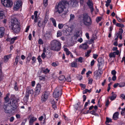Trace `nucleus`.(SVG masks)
<instances>
[{"instance_id": "obj_57", "label": "nucleus", "mask_w": 125, "mask_h": 125, "mask_svg": "<svg viewBox=\"0 0 125 125\" xmlns=\"http://www.w3.org/2000/svg\"><path fill=\"white\" fill-rule=\"evenodd\" d=\"M31 59L33 61V63H34L35 62L36 59L35 57L34 56Z\"/></svg>"}, {"instance_id": "obj_26", "label": "nucleus", "mask_w": 125, "mask_h": 125, "mask_svg": "<svg viewBox=\"0 0 125 125\" xmlns=\"http://www.w3.org/2000/svg\"><path fill=\"white\" fill-rule=\"evenodd\" d=\"M31 53H29L28 54V56L27 58V61L26 62V63H29L31 59Z\"/></svg>"}, {"instance_id": "obj_45", "label": "nucleus", "mask_w": 125, "mask_h": 125, "mask_svg": "<svg viewBox=\"0 0 125 125\" xmlns=\"http://www.w3.org/2000/svg\"><path fill=\"white\" fill-rule=\"evenodd\" d=\"M109 57H115V53L113 52V53H110L109 54Z\"/></svg>"}, {"instance_id": "obj_46", "label": "nucleus", "mask_w": 125, "mask_h": 125, "mask_svg": "<svg viewBox=\"0 0 125 125\" xmlns=\"http://www.w3.org/2000/svg\"><path fill=\"white\" fill-rule=\"evenodd\" d=\"M116 17L118 21L120 22H124L125 21H124V20L121 19L119 18V17H117V16H116Z\"/></svg>"}, {"instance_id": "obj_30", "label": "nucleus", "mask_w": 125, "mask_h": 125, "mask_svg": "<svg viewBox=\"0 0 125 125\" xmlns=\"http://www.w3.org/2000/svg\"><path fill=\"white\" fill-rule=\"evenodd\" d=\"M50 20L52 21L53 26L55 27H56V21L55 19L53 18H51Z\"/></svg>"}, {"instance_id": "obj_56", "label": "nucleus", "mask_w": 125, "mask_h": 125, "mask_svg": "<svg viewBox=\"0 0 125 125\" xmlns=\"http://www.w3.org/2000/svg\"><path fill=\"white\" fill-rule=\"evenodd\" d=\"M46 57V55L45 53V52H43L41 55L43 59H44Z\"/></svg>"}, {"instance_id": "obj_55", "label": "nucleus", "mask_w": 125, "mask_h": 125, "mask_svg": "<svg viewBox=\"0 0 125 125\" xmlns=\"http://www.w3.org/2000/svg\"><path fill=\"white\" fill-rule=\"evenodd\" d=\"M116 72L115 70H113L111 71V74L113 75H115V74L116 73Z\"/></svg>"}, {"instance_id": "obj_33", "label": "nucleus", "mask_w": 125, "mask_h": 125, "mask_svg": "<svg viewBox=\"0 0 125 125\" xmlns=\"http://www.w3.org/2000/svg\"><path fill=\"white\" fill-rule=\"evenodd\" d=\"M17 39V37H14L13 38H11L10 40V44L13 43L14 42V41H15Z\"/></svg>"}, {"instance_id": "obj_17", "label": "nucleus", "mask_w": 125, "mask_h": 125, "mask_svg": "<svg viewBox=\"0 0 125 125\" xmlns=\"http://www.w3.org/2000/svg\"><path fill=\"white\" fill-rule=\"evenodd\" d=\"M5 30L4 28L3 27H0V38L2 37L4 33Z\"/></svg>"}, {"instance_id": "obj_27", "label": "nucleus", "mask_w": 125, "mask_h": 125, "mask_svg": "<svg viewBox=\"0 0 125 125\" xmlns=\"http://www.w3.org/2000/svg\"><path fill=\"white\" fill-rule=\"evenodd\" d=\"M112 96H111L110 99L111 100H113L116 98V95L113 92H112Z\"/></svg>"}, {"instance_id": "obj_19", "label": "nucleus", "mask_w": 125, "mask_h": 125, "mask_svg": "<svg viewBox=\"0 0 125 125\" xmlns=\"http://www.w3.org/2000/svg\"><path fill=\"white\" fill-rule=\"evenodd\" d=\"M66 10L62 12V14L61 15V17L63 18H64L66 17V15H67V14L68 12V7L67 6L66 7Z\"/></svg>"}, {"instance_id": "obj_52", "label": "nucleus", "mask_w": 125, "mask_h": 125, "mask_svg": "<svg viewBox=\"0 0 125 125\" xmlns=\"http://www.w3.org/2000/svg\"><path fill=\"white\" fill-rule=\"evenodd\" d=\"M122 111L121 113V114L122 115H125V108L122 109Z\"/></svg>"}, {"instance_id": "obj_9", "label": "nucleus", "mask_w": 125, "mask_h": 125, "mask_svg": "<svg viewBox=\"0 0 125 125\" xmlns=\"http://www.w3.org/2000/svg\"><path fill=\"white\" fill-rule=\"evenodd\" d=\"M22 3L20 0H18L14 4V10H17L21 8L22 5Z\"/></svg>"}, {"instance_id": "obj_16", "label": "nucleus", "mask_w": 125, "mask_h": 125, "mask_svg": "<svg viewBox=\"0 0 125 125\" xmlns=\"http://www.w3.org/2000/svg\"><path fill=\"white\" fill-rule=\"evenodd\" d=\"M51 32L49 31H46L44 34L43 36L46 39H49L51 36Z\"/></svg>"}, {"instance_id": "obj_24", "label": "nucleus", "mask_w": 125, "mask_h": 125, "mask_svg": "<svg viewBox=\"0 0 125 125\" xmlns=\"http://www.w3.org/2000/svg\"><path fill=\"white\" fill-rule=\"evenodd\" d=\"M98 70V71H95L94 73V76H95L96 77H98L99 76V75H100L101 73H100V72H99Z\"/></svg>"}, {"instance_id": "obj_28", "label": "nucleus", "mask_w": 125, "mask_h": 125, "mask_svg": "<svg viewBox=\"0 0 125 125\" xmlns=\"http://www.w3.org/2000/svg\"><path fill=\"white\" fill-rule=\"evenodd\" d=\"M87 3L89 8L93 6V3L92 1L90 0H88Z\"/></svg>"}, {"instance_id": "obj_41", "label": "nucleus", "mask_w": 125, "mask_h": 125, "mask_svg": "<svg viewBox=\"0 0 125 125\" xmlns=\"http://www.w3.org/2000/svg\"><path fill=\"white\" fill-rule=\"evenodd\" d=\"M75 60L76 62H77V61L78 60V62L81 63H82L83 62V58L81 57H80L78 58H76Z\"/></svg>"}, {"instance_id": "obj_61", "label": "nucleus", "mask_w": 125, "mask_h": 125, "mask_svg": "<svg viewBox=\"0 0 125 125\" xmlns=\"http://www.w3.org/2000/svg\"><path fill=\"white\" fill-rule=\"evenodd\" d=\"M14 119L13 116H11L10 119V122H13Z\"/></svg>"}, {"instance_id": "obj_13", "label": "nucleus", "mask_w": 125, "mask_h": 125, "mask_svg": "<svg viewBox=\"0 0 125 125\" xmlns=\"http://www.w3.org/2000/svg\"><path fill=\"white\" fill-rule=\"evenodd\" d=\"M64 28L65 29V31L66 33L68 35H70V33L72 32L73 31V29L72 27H69L68 25H66Z\"/></svg>"}, {"instance_id": "obj_5", "label": "nucleus", "mask_w": 125, "mask_h": 125, "mask_svg": "<svg viewBox=\"0 0 125 125\" xmlns=\"http://www.w3.org/2000/svg\"><path fill=\"white\" fill-rule=\"evenodd\" d=\"M61 89L59 87H56L53 93V96L55 98H58L61 96Z\"/></svg>"}, {"instance_id": "obj_64", "label": "nucleus", "mask_w": 125, "mask_h": 125, "mask_svg": "<svg viewBox=\"0 0 125 125\" xmlns=\"http://www.w3.org/2000/svg\"><path fill=\"white\" fill-rule=\"evenodd\" d=\"M98 56V55L97 54H93V58H94V59H96Z\"/></svg>"}, {"instance_id": "obj_59", "label": "nucleus", "mask_w": 125, "mask_h": 125, "mask_svg": "<svg viewBox=\"0 0 125 125\" xmlns=\"http://www.w3.org/2000/svg\"><path fill=\"white\" fill-rule=\"evenodd\" d=\"M101 18L100 17H98L96 20L97 22H98L101 20Z\"/></svg>"}, {"instance_id": "obj_23", "label": "nucleus", "mask_w": 125, "mask_h": 125, "mask_svg": "<svg viewBox=\"0 0 125 125\" xmlns=\"http://www.w3.org/2000/svg\"><path fill=\"white\" fill-rule=\"evenodd\" d=\"M36 120V118L34 117H32L31 118L29 121V123L30 125H32L33 123Z\"/></svg>"}, {"instance_id": "obj_15", "label": "nucleus", "mask_w": 125, "mask_h": 125, "mask_svg": "<svg viewBox=\"0 0 125 125\" xmlns=\"http://www.w3.org/2000/svg\"><path fill=\"white\" fill-rule=\"evenodd\" d=\"M33 93V91L31 89V86L28 87L26 88V93H28L29 95L30 94H32Z\"/></svg>"}, {"instance_id": "obj_62", "label": "nucleus", "mask_w": 125, "mask_h": 125, "mask_svg": "<svg viewBox=\"0 0 125 125\" xmlns=\"http://www.w3.org/2000/svg\"><path fill=\"white\" fill-rule=\"evenodd\" d=\"M37 59L38 60V61L39 62H41L42 61V60L41 59V56H39L38 58Z\"/></svg>"}, {"instance_id": "obj_37", "label": "nucleus", "mask_w": 125, "mask_h": 125, "mask_svg": "<svg viewBox=\"0 0 125 125\" xmlns=\"http://www.w3.org/2000/svg\"><path fill=\"white\" fill-rule=\"evenodd\" d=\"M59 79L61 81H64L65 80V78L64 76L61 75L59 77Z\"/></svg>"}, {"instance_id": "obj_32", "label": "nucleus", "mask_w": 125, "mask_h": 125, "mask_svg": "<svg viewBox=\"0 0 125 125\" xmlns=\"http://www.w3.org/2000/svg\"><path fill=\"white\" fill-rule=\"evenodd\" d=\"M38 12L37 11H35L34 14L35 16V19L34 20V22H36L37 21V13Z\"/></svg>"}, {"instance_id": "obj_43", "label": "nucleus", "mask_w": 125, "mask_h": 125, "mask_svg": "<svg viewBox=\"0 0 125 125\" xmlns=\"http://www.w3.org/2000/svg\"><path fill=\"white\" fill-rule=\"evenodd\" d=\"M112 122L111 119L109 118L108 117H106V120L105 122L106 124H108L109 123Z\"/></svg>"}, {"instance_id": "obj_47", "label": "nucleus", "mask_w": 125, "mask_h": 125, "mask_svg": "<svg viewBox=\"0 0 125 125\" xmlns=\"http://www.w3.org/2000/svg\"><path fill=\"white\" fill-rule=\"evenodd\" d=\"M116 26L118 27L123 28L124 27L123 24L122 23H117L116 24Z\"/></svg>"}, {"instance_id": "obj_54", "label": "nucleus", "mask_w": 125, "mask_h": 125, "mask_svg": "<svg viewBox=\"0 0 125 125\" xmlns=\"http://www.w3.org/2000/svg\"><path fill=\"white\" fill-rule=\"evenodd\" d=\"M38 43L40 44H42L43 43V40L41 39H39L38 41Z\"/></svg>"}, {"instance_id": "obj_8", "label": "nucleus", "mask_w": 125, "mask_h": 125, "mask_svg": "<svg viewBox=\"0 0 125 125\" xmlns=\"http://www.w3.org/2000/svg\"><path fill=\"white\" fill-rule=\"evenodd\" d=\"M67 4H68V8L69 6L72 7H76L78 6V2L74 0L70 1L68 2L67 1Z\"/></svg>"}, {"instance_id": "obj_48", "label": "nucleus", "mask_w": 125, "mask_h": 125, "mask_svg": "<svg viewBox=\"0 0 125 125\" xmlns=\"http://www.w3.org/2000/svg\"><path fill=\"white\" fill-rule=\"evenodd\" d=\"M14 89L16 91L18 90V88L17 87V84L16 82H15L14 85Z\"/></svg>"}, {"instance_id": "obj_4", "label": "nucleus", "mask_w": 125, "mask_h": 125, "mask_svg": "<svg viewBox=\"0 0 125 125\" xmlns=\"http://www.w3.org/2000/svg\"><path fill=\"white\" fill-rule=\"evenodd\" d=\"M61 44L59 41L56 40H53L52 42L51 48L55 51H59L61 48Z\"/></svg>"}, {"instance_id": "obj_63", "label": "nucleus", "mask_w": 125, "mask_h": 125, "mask_svg": "<svg viewBox=\"0 0 125 125\" xmlns=\"http://www.w3.org/2000/svg\"><path fill=\"white\" fill-rule=\"evenodd\" d=\"M38 25L39 27H40L42 25V24L41 23L40 21H39L38 22Z\"/></svg>"}, {"instance_id": "obj_29", "label": "nucleus", "mask_w": 125, "mask_h": 125, "mask_svg": "<svg viewBox=\"0 0 125 125\" xmlns=\"http://www.w3.org/2000/svg\"><path fill=\"white\" fill-rule=\"evenodd\" d=\"M29 95L28 93H26L25 95L24 98V100L25 102H27L28 99Z\"/></svg>"}, {"instance_id": "obj_53", "label": "nucleus", "mask_w": 125, "mask_h": 125, "mask_svg": "<svg viewBox=\"0 0 125 125\" xmlns=\"http://www.w3.org/2000/svg\"><path fill=\"white\" fill-rule=\"evenodd\" d=\"M58 28L60 29H62L63 27V25L62 23H59L58 25Z\"/></svg>"}, {"instance_id": "obj_3", "label": "nucleus", "mask_w": 125, "mask_h": 125, "mask_svg": "<svg viewBox=\"0 0 125 125\" xmlns=\"http://www.w3.org/2000/svg\"><path fill=\"white\" fill-rule=\"evenodd\" d=\"M10 22L12 30L15 33H18L20 30V28L18 20L16 18H12Z\"/></svg>"}, {"instance_id": "obj_11", "label": "nucleus", "mask_w": 125, "mask_h": 125, "mask_svg": "<svg viewBox=\"0 0 125 125\" xmlns=\"http://www.w3.org/2000/svg\"><path fill=\"white\" fill-rule=\"evenodd\" d=\"M49 94L47 92H45L42 94L41 97V101L42 102H44L47 99Z\"/></svg>"}, {"instance_id": "obj_51", "label": "nucleus", "mask_w": 125, "mask_h": 125, "mask_svg": "<svg viewBox=\"0 0 125 125\" xmlns=\"http://www.w3.org/2000/svg\"><path fill=\"white\" fill-rule=\"evenodd\" d=\"M48 0H44L43 4L44 6L45 7L46 6L48 5Z\"/></svg>"}, {"instance_id": "obj_12", "label": "nucleus", "mask_w": 125, "mask_h": 125, "mask_svg": "<svg viewBox=\"0 0 125 125\" xmlns=\"http://www.w3.org/2000/svg\"><path fill=\"white\" fill-rule=\"evenodd\" d=\"M98 63L97 64L98 70H101L104 65V63L103 59L101 58H99L98 60Z\"/></svg>"}, {"instance_id": "obj_50", "label": "nucleus", "mask_w": 125, "mask_h": 125, "mask_svg": "<svg viewBox=\"0 0 125 125\" xmlns=\"http://www.w3.org/2000/svg\"><path fill=\"white\" fill-rule=\"evenodd\" d=\"M91 92V90H88L87 89H86L85 90H83V94H85L87 92H88L89 93H90Z\"/></svg>"}, {"instance_id": "obj_21", "label": "nucleus", "mask_w": 125, "mask_h": 125, "mask_svg": "<svg viewBox=\"0 0 125 125\" xmlns=\"http://www.w3.org/2000/svg\"><path fill=\"white\" fill-rule=\"evenodd\" d=\"M4 16V11L2 9H0V19H3Z\"/></svg>"}, {"instance_id": "obj_39", "label": "nucleus", "mask_w": 125, "mask_h": 125, "mask_svg": "<svg viewBox=\"0 0 125 125\" xmlns=\"http://www.w3.org/2000/svg\"><path fill=\"white\" fill-rule=\"evenodd\" d=\"M4 99L6 103H9V97L8 95H6V96L4 98Z\"/></svg>"}, {"instance_id": "obj_10", "label": "nucleus", "mask_w": 125, "mask_h": 125, "mask_svg": "<svg viewBox=\"0 0 125 125\" xmlns=\"http://www.w3.org/2000/svg\"><path fill=\"white\" fill-rule=\"evenodd\" d=\"M9 103L10 104V106L12 108L13 110H15L18 107V103L16 100L13 99L12 102L10 101Z\"/></svg>"}, {"instance_id": "obj_31", "label": "nucleus", "mask_w": 125, "mask_h": 125, "mask_svg": "<svg viewBox=\"0 0 125 125\" xmlns=\"http://www.w3.org/2000/svg\"><path fill=\"white\" fill-rule=\"evenodd\" d=\"M51 104H52V108H53L54 110H55L56 108V106L54 100H52V101H51Z\"/></svg>"}, {"instance_id": "obj_40", "label": "nucleus", "mask_w": 125, "mask_h": 125, "mask_svg": "<svg viewBox=\"0 0 125 125\" xmlns=\"http://www.w3.org/2000/svg\"><path fill=\"white\" fill-rule=\"evenodd\" d=\"M91 52V50H88L87 52L85 53V56L87 57H89L90 56L89 54Z\"/></svg>"}, {"instance_id": "obj_42", "label": "nucleus", "mask_w": 125, "mask_h": 125, "mask_svg": "<svg viewBox=\"0 0 125 125\" xmlns=\"http://www.w3.org/2000/svg\"><path fill=\"white\" fill-rule=\"evenodd\" d=\"M62 33L61 31H57V37H60L61 36H62Z\"/></svg>"}, {"instance_id": "obj_49", "label": "nucleus", "mask_w": 125, "mask_h": 125, "mask_svg": "<svg viewBox=\"0 0 125 125\" xmlns=\"http://www.w3.org/2000/svg\"><path fill=\"white\" fill-rule=\"evenodd\" d=\"M39 79L41 80L44 81L45 80V76L42 75L39 77Z\"/></svg>"}, {"instance_id": "obj_44", "label": "nucleus", "mask_w": 125, "mask_h": 125, "mask_svg": "<svg viewBox=\"0 0 125 125\" xmlns=\"http://www.w3.org/2000/svg\"><path fill=\"white\" fill-rule=\"evenodd\" d=\"M75 16L74 15L72 14H71L70 15V19L69 20L70 21H71L73 20Z\"/></svg>"}, {"instance_id": "obj_14", "label": "nucleus", "mask_w": 125, "mask_h": 125, "mask_svg": "<svg viewBox=\"0 0 125 125\" xmlns=\"http://www.w3.org/2000/svg\"><path fill=\"white\" fill-rule=\"evenodd\" d=\"M41 88V85L39 83H38L36 87L35 88V92L36 95H38L40 91Z\"/></svg>"}, {"instance_id": "obj_22", "label": "nucleus", "mask_w": 125, "mask_h": 125, "mask_svg": "<svg viewBox=\"0 0 125 125\" xmlns=\"http://www.w3.org/2000/svg\"><path fill=\"white\" fill-rule=\"evenodd\" d=\"M119 114V113L117 112H115L114 114L113 118L114 120H116L118 118Z\"/></svg>"}, {"instance_id": "obj_35", "label": "nucleus", "mask_w": 125, "mask_h": 125, "mask_svg": "<svg viewBox=\"0 0 125 125\" xmlns=\"http://www.w3.org/2000/svg\"><path fill=\"white\" fill-rule=\"evenodd\" d=\"M19 59V56H17L15 59V61L14 62V65H17L18 62V60Z\"/></svg>"}, {"instance_id": "obj_38", "label": "nucleus", "mask_w": 125, "mask_h": 125, "mask_svg": "<svg viewBox=\"0 0 125 125\" xmlns=\"http://www.w3.org/2000/svg\"><path fill=\"white\" fill-rule=\"evenodd\" d=\"M71 66L72 67H77V63L74 62H73L71 63Z\"/></svg>"}, {"instance_id": "obj_1", "label": "nucleus", "mask_w": 125, "mask_h": 125, "mask_svg": "<svg viewBox=\"0 0 125 125\" xmlns=\"http://www.w3.org/2000/svg\"><path fill=\"white\" fill-rule=\"evenodd\" d=\"M80 25L82 26L83 24L85 25L89 26L92 23V20L90 17L86 13L84 14L79 17Z\"/></svg>"}, {"instance_id": "obj_34", "label": "nucleus", "mask_w": 125, "mask_h": 125, "mask_svg": "<svg viewBox=\"0 0 125 125\" xmlns=\"http://www.w3.org/2000/svg\"><path fill=\"white\" fill-rule=\"evenodd\" d=\"M64 51L66 52V54L67 55H69L71 53V52L69 51L68 49L67 48H64Z\"/></svg>"}, {"instance_id": "obj_60", "label": "nucleus", "mask_w": 125, "mask_h": 125, "mask_svg": "<svg viewBox=\"0 0 125 125\" xmlns=\"http://www.w3.org/2000/svg\"><path fill=\"white\" fill-rule=\"evenodd\" d=\"M80 86L84 89L86 87V85L85 84H83L82 83L80 84Z\"/></svg>"}, {"instance_id": "obj_58", "label": "nucleus", "mask_w": 125, "mask_h": 125, "mask_svg": "<svg viewBox=\"0 0 125 125\" xmlns=\"http://www.w3.org/2000/svg\"><path fill=\"white\" fill-rule=\"evenodd\" d=\"M93 81V79L92 78H89L88 84H92Z\"/></svg>"}, {"instance_id": "obj_7", "label": "nucleus", "mask_w": 125, "mask_h": 125, "mask_svg": "<svg viewBox=\"0 0 125 125\" xmlns=\"http://www.w3.org/2000/svg\"><path fill=\"white\" fill-rule=\"evenodd\" d=\"M2 4L5 7H10L13 5L11 0H1Z\"/></svg>"}, {"instance_id": "obj_18", "label": "nucleus", "mask_w": 125, "mask_h": 125, "mask_svg": "<svg viewBox=\"0 0 125 125\" xmlns=\"http://www.w3.org/2000/svg\"><path fill=\"white\" fill-rule=\"evenodd\" d=\"M79 47L80 48L84 50L87 49L88 47V46L86 43H84L80 45Z\"/></svg>"}, {"instance_id": "obj_2", "label": "nucleus", "mask_w": 125, "mask_h": 125, "mask_svg": "<svg viewBox=\"0 0 125 125\" xmlns=\"http://www.w3.org/2000/svg\"><path fill=\"white\" fill-rule=\"evenodd\" d=\"M68 4H67V1L66 0H62L56 5L55 7L54 13L57 12L59 14H61L63 11L66 10V7L68 6Z\"/></svg>"}, {"instance_id": "obj_20", "label": "nucleus", "mask_w": 125, "mask_h": 125, "mask_svg": "<svg viewBox=\"0 0 125 125\" xmlns=\"http://www.w3.org/2000/svg\"><path fill=\"white\" fill-rule=\"evenodd\" d=\"M11 55L10 54L9 55L5 56L4 57V62H8L9 59L11 57Z\"/></svg>"}, {"instance_id": "obj_36", "label": "nucleus", "mask_w": 125, "mask_h": 125, "mask_svg": "<svg viewBox=\"0 0 125 125\" xmlns=\"http://www.w3.org/2000/svg\"><path fill=\"white\" fill-rule=\"evenodd\" d=\"M123 32V30L122 29H120L118 33H116L115 34L116 35L119 36V35H122V33Z\"/></svg>"}, {"instance_id": "obj_25", "label": "nucleus", "mask_w": 125, "mask_h": 125, "mask_svg": "<svg viewBox=\"0 0 125 125\" xmlns=\"http://www.w3.org/2000/svg\"><path fill=\"white\" fill-rule=\"evenodd\" d=\"M42 71L43 73L46 74L48 73L50 71V70L48 69H45L44 68H42Z\"/></svg>"}, {"instance_id": "obj_6", "label": "nucleus", "mask_w": 125, "mask_h": 125, "mask_svg": "<svg viewBox=\"0 0 125 125\" xmlns=\"http://www.w3.org/2000/svg\"><path fill=\"white\" fill-rule=\"evenodd\" d=\"M10 104L9 103L6 105L4 104V105L3 108L5 113H10L12 112V108L10 106Z\"/></svg>"}]
</instances>
